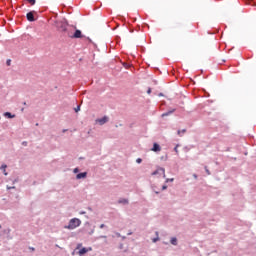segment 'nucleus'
<instances>
[{"label":"nucleus","instance_id":"obj_14","mask_svg":"<svg viewBox=\"0 0 256 256\" xmlns=\"http://www.w3.org/2000/svg\"><path fill=\"white\" fill-rule=\"evenodd\" d=\"M79 111H81V106H77V107L75 108V112H76V113H79Z\"/></svg>","mask_w":256,"mask_h":256},{"label":"nucleus","instance_id":"obj_21","mask_svg":"<svg viewBox=\"0 0 256 256\" xmlns=\"http://www.w3.org/2000/svg\"><path fill=\"white\" fill-rule=\"evenodd\" d=\"M169 181L173 182L174 179H173V178H171V179H166V183H169Z\"/></svg>","mask_w":256,"mask_h":256},{"label":"nucleus","instance_id":"obj_25","mask_svg":"<svg viewBox=\"0 0 256 256\" xmlns=\"http://www.w3.org/2000/svg\"><path fill=\"white\" fill-rule=\"evenodd\" d=\"M81 247H82V244L77 245V249H81Z\"/></svg>","mask_w":256,"mask_h":256},{"label":"nucleus","instance_id":"obj_31","mask_svg":"<svg viewBox=\"0 0 256 256\" xmlns=\"http://www.w3.org/2000/svg\"><path fill=\"white\" fill-rule=\"evenodd\" d=\"M156 194H159V191H155Z\"/></svg>","mask_w":256,"mask_h":256},{"label":"nucleus","instance_id":"obj_26","mask_svg":"<svg viewBox=\"0 0 256 256\" xmlns=\"http://www.w3.org/2000/svg\"><path fill=\"white\" fill-rule=\"evenodd\" d=\"M105 227V224L100 225V229H103Z\"/></svg>","mask_w":256,"mask_h":256},{"label":"nucleus","instance_id":"obj_8","mask_svg":"<svg viewBox=\"0 0 256 256\" xmlns=\"http://www.w3.org/2000/svg\"><path fill=\"white\" fill-rule=\"evenodd\" d=\"M151 151H154V153H157V152L161 151V146H159V144H157V143H154Z\"/></svg>","mask_w":256,"mask_h":256},{"label":"nucleus","instance_id":"obj_23","mask_svg":"<svg viewBox=\"0 0 256 256\" xmlns=\"http://www.w3.org/2000/svg\"><path fill=\"white\" fill-rule=\"evenodd\" d=\"M165 189H167V185L162 186V191H165Z\"/></svg>","mask_w":256,"mask_h":256},{"label":"nucleus","instance_id":"obj_20","mask_svg":"<svg viewBox=\"0 0 256 256\" xmlns=\"http://www.w3.org/2000/svg\"><path fill=\"white\" fill-rule=\"evenodd\" d=\"M143 160L141 159V158H138L137 160H136V163H141Z\"/></svg>","mask_w":256,"mask_h":256},{"label":"nucleus","instance_id":"obj_6","mask_svg":"<svg viewBox=\"0 0 256 256\" xmlns=\"http://www.w3.org/2000/svg\"><path fill=\"white\" fill-rule=\"evenodd\" d=\"M89 251H93V248H81L79 250V255H85V253H89Z\"/></svg>","mask_w":256,"mask_h":256},{"label":"nucleus","instance_id":"obj_28","mask_svg":"<svg viewBox=\"0 0 256 256\" xmlns=\"http://www.w3.org/2000/svg\"><path fill=\"white\" fill-rule=\"evenodd\" d=\"M22 145H24L25 147H27V142H23Z\"/></svg>","mask_w":256,"mask_h":256},{"label":"nucleus","instance_id":"obj_5","mask_svg":"<svg viewBox=\"0 0 256 256\" xmlns=\"http://www.w3.org/2000/svg\"><path fill=\"white\" fill-rule=\"evenodd\" d=\"M152 175H160L165 178V168H158L156 171L152 173Z\"/></svg>","mask_w":256,"mask_h":256},{"label":"nucleus","instance_id":"obj_4","mask_svg":"<svg viewBox=\"0 0 256 256\" xmlns=\"http://www.w3.org/2000/svg\"><path fill=\"white\" fill-rule=\"evenodd\" d=\"M35 13H36L35 11L28 12L26 14L27 20L30 21V22L35 21Z\"/></svg>","mask_w":256,"mask_h":256},{"label":"nucleus","instance_id":"obj_11","mask_svg":"<svg viewBox=\"0 0 256 256\" xmlns=\"http://www.w3.org/2000/svg\"><path fill=\"white\" fill-rule=\"evenodd\" d=\"M5 117H8L9 119H13V117H15V116L12 115L11 112H6Z\"/></svg>","mask_w":256,"mask_h":256},{"label":"nucleus","instance_id":"obj_34","mask_svg":"<svg viewBox=\"0 0 256 256\" xmlns=\"http://www.w3.org/2000/svg\"><path fill=\"white\" fill-rule=\"evenodd\" d=\"M0 229H1V225H0Z\"/></svg>","mask_w":256,"mask_h":256},{"label":"nucleus","instance_id":"obj_13","mask_svg":"<svg viewBox=\"0 0 256 256\" xmlns=\"http://www.w3.org/2000/svg\"><path fill=\"white\" fill-rule=\"evenodd\" d=\"M30 5H35L36 0H26Z\"/></svg>","mask_w":256,"mask_h":256},{"label":"nucleus","instance_id":"obj_19","mask_svg":"<svg viewBox=\"0 0 256 256\" xmlns=\"http://www.w3.org/2000/svg\"><path fill=\"white\" fill-rule=\"evenodd\" d=\"M152 241H153V243H157V241H159V237L154 238Z\"/></svg>","mask_w":256,"mask_h":256},{"label":"nucleus","instance_id":"obj_17","mask_svg":"<svg viewBox=\"0 0 256 256\" xmlns=\"http://www.w3.org/2000/svg\"><path fill=\"white\" fill-rule=\"evenodd\" d=\"M119 203H129V201H127V199H123V200H120Z\"/></svg>","mask_w":256,"mask_h":256},{"label":"nucleus","instance_id":"obj_32","mask_svg":"<svg viewBox=\"0 0 256 256\" xmlns=\"http://www.w3.org/2000/svg\"><path fill=\"white\" fill-rule=\"evenodd\" d=\"M67 130H63V133H65Z\"/></svg>","mask_w":256,"mask_h":256},{"label":"nucleus","instance_id":"obj_7","mask_svg":"<svg viewBox=\"0 0 256 256\" xmlns=\"http://www.w3.org/2000/svg\"><path fill=\"white\" fill-rule=\"evenodd\" d=\"M100 125H105L109 121V117L104 116L103 118H100L97 120Z\"/></svg>","mask_w":256,"mask_h":256},{"label":"nucleus","instance_id":"obj_18","mask_svg":"<svg viewBox=\"0 0 256 256\" xmlns=\"http://www.w3.org/2000/svg\"><path fill=\"white\" fill-rule=\"evenodd\" d=\"M206 173L207 175H211V172L209 171V169H207V167H205Z\"/></svg>","mask_w":256,"mask_h":256},{"label":"nucleus","instance_id":"obj_33","mask_svg":"<svg viewBox=\"0 0 256 256\" xmlns=\"http://www.w3.org/2000/svg\"><path fill=\"white\" fill-rule=\"evenodd\" d=\"M75 172L77 173V169H75Z\"/></svg>","mask_w":256,"mask_h":256},{"label":"nucleus","instance_id":"obj_2","mask_svg":"<svg viewBox=\"0 0 256 256\" xmlns=\"http://www.w3.org/2000/svg\"><path fill=\"white\" fill-rule=\"evenodd\" d=\"M55 25L60 31H67V24L65 22L56 21Z\"/></svg>","mask_w":256,"mask_h":256},{"label":"nucleus","instance_id":"obj_22","mask_svg":"<svg viewBox=\"0 0 256 256\" xmlns=\"http://www.w3.org/2000/svg\"><path fill=\"white\" fill-rule=\"evenodd\" d=\"M179 146H176L175 148H174V151L176 152V153H179V150L177 149Z\"/></svg>","mask_w":256,"mask_h":256},{"label":"nucleus","instance_id":"obj_30","mask_svg":"<svg viewBox=\"0 0 256 256\" xmlns=\"http://www.w3.org/2000/svg\"><path fill=\"white\" fill-rule=\"evenodd\" d=\"M194 178L197 179V176L194 174Z\"/></svg>","mask_w":256,"mask_h":256},{"label":"nucleus","instance_id":"obj_16","mask_svg":"<svg viewBox=\"0 0 256 256\" xmlns=\"http://www.w3.org/2000/svg\"><path fill=\"white\" fill-rule=\"evenodd\" d=\"M186 131H187V130H185V129L182 130V131H181V130H178V135H181V133H186Z\"/></svg>","mask_w":256,"mask_h":256},{"label":"nucleus","instance_id":"obj_27","mask_svg":"<svg viewBox=\"0 0 256 256\" xmlns=\"http://www.w3.org/2000/svg\"><path fill=\"white\" fill-rule=\"evenodd\" d=\"M7 65H11V60H7Z\"/></svg>","mask_w":256,"mask_h":256},{"label":"nucleus","instance_id":"obj_24","mask_svg":"<svg viewBox=\"0 0 256 256\" xmlns=\"http://www.w3.org/2000/svg\"><path fill=\"white\" fill-rule=\"evenodd\" d=\"M147 93L148 95H151V88L148 89Z\"/></svg>","mask_w":256,"mask_h":256},{"label":"nucleus","instance_id":"obj_3","mask_svg":"<svg viewBox=\"0 0 256 256\" xmlns=\"http://www.w3.org/2000/svg\"><path fill=\"white\" fill-rule=\"evenodd\" d=\"M68 37H71V39H81L82 37L81 30H76L74 34H71V32H68Z\"/></svg>","mask_w":256,"mask_h":256},{"label":"nucleus","instance_id":"obj_12","mask_svg":"<svg viewBox=\"0 0 256 256\" xmlns=\"http://www.w3.org/2000/svg\"><path fill=\"white\" fill-rule=\"evenodd\" d=\"M170 243L172 245H177V238H175V237L171 238Z\"/></svg>","mask_w":256,"mask_h":256},{"label":"nucleus","instance_id":"obj_1","mask_svg":"<svg viewBox=\"0 0 256 256\" xmlns=\"http://www.w3.org/2000/svg\"><path fill=\"white\" fill-rule=\"evenodd\" d=\"M81 225V221L79 220V218H73L69 221L68 226H65V229H77V227H79Z\"/></svg>","mask_w":256,"mask_h":256},{"label":"nucleus","instance_id":"obj_9","mask_svg":"<svg viewBox=\"0 0 256 256\" xmlns=\"http://www.w3.org/2000/svg\"><path fill=\"white\" fill-rule=\"evenodd\" d=\"M87 177V172H82L76 175L77 179H85Z\"/></svg>","mask_w":256,"mask_h":256},{"label":"nucleus","instance_id":"obj_29","mask_svg":"<svg viewBox=\"0 0 256 256\" xmlns=\"http://www.w3.org/2000/svg\"><path fill=\"white\" fill-rule=\"evenodd\" d=\"M7 189L9 190V189H15V187H9V186H7Z\"/></svg>","mask_w":256,"mask_h":256},{"label":"nucleus","instance_id":"obj_15","mask_svg":"<svg viewBox=\"0 0 256 256\" xmlns=\"http://www.w3.org/2000/svg\"><path fill=\"white\" fill-rule=\"evenodd\" d=\"M2 169H4V175H7V172L5 171V169H7V165H2Z\"/></svg>","mask_w":256,"mask_h":256},{"label":"nucleus","instance_id":"obj_10","mask_svg":"<svg viewBox=\"0 0 256 256\" xmlns=\"http://www.w3.org/2000/svg\"><path fill=\"white\" fill-rule=\"evenodd\" d=\"M171 113H175V109L171 110V111H168L166 113H163L162 114V117H167L168 115H171Z\"/></svg>","mask_w":256,"mask_h":256}]
</instances>
